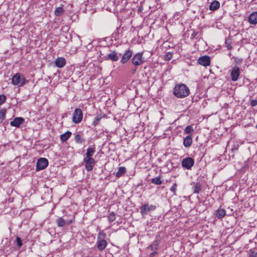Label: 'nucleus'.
<instances>
[{
    "mask_svg": "<svg viewBox=\"0 0 257 257\" xmlns=\"http://www.w3.org/2000/svg\"><path fill=\"white\" fill-rule=\"evenodd\" d=\"M6 109L4 108L0 110V120H4L5 118Z\"/></svg>",
    "mask_w": 257,
    "mask_h": 257,
    "instance_id": "nucleus-31",
    "label": "nucleus"
},
{
    "mask_svg": "<svg viewBox=\"0 0 257 257\" xmlns=\"http://www.w3.org/2000/svg\"><path fill=\"white\" fill-rule=\"evenodd\" d=\"M106 234L103 231H100L98 234L96 246L99 250H103L106 246Z\"/></svg>",
    "mask_w": 257,
    "mask_h": 257,
    "instance_id": "nucleus-3",
    "label": "nucleus"
},
{
    "mask_svg": "<svg viewBox=\"0 0 257 257\" xmlns=\"http://www.w3.org/2000/svg\"><path fill=\"white\" fill-rule=\"evenodd\" d=\"M220 7V3L218 1H214L212 2L209 6V9L211 11L216 10L219 9Z\"/></svg>",
    "mask_w": 257,
    "mask_h": 257,
    "instance_id": "nucleus-24",
    "label": "nucleus"
},
{
    "mask_svg": "<svg viewBox=\"0 0 257 257\" xmlns=\"http://www.w3.org/2000/svg\"><path fill=\"white\" fill-rule=\"evenodd\" d=\"M151 182L156 185H161L162 183V181L161 180L160 177L152 178L151 179Z\"/></svg>",
    "mask_w": 257,
    "mask_h": 257,
    "instance_id": "nucleus-26",
    "label": "nucleus"
},
{
    "mask_svg": "<svg viewBox=\"0 0 257 257\" xmlns=\"http://www.w3.org/2000/svg\"><path fill=\"white\" fill-rule=\"evenodd\" d=\"M197 62L203 66H207L210 65V59L209 56L205 55L199 57L197 60Z\"/></svg>",
    "mask_w": 257,
    "mask_h": 257,
    "instance_id": "nucleus-12",
    "label": "nucleus"
},
{
    "mask_svg": "<svg viewBox=\"0 0 257 257\" xmlns=\"http://www.w3.org/2000/svg\"><path fill=\"white\" fill-rule=\"evenodd\" d=\"M226 215V211L222 208L218 209L215 213V217L218 219H221Z\"/></svg>",
    "mask_w": 257,
    "mask_h": 257,
    "instance_id": "nucleus-20",
    "label": "nucleus"
},
{
    "mask_svg": "<svg viewBox=\"0 0 257 257\" xmlns=\"http://www.w3.org/2000/svg\"><path fill=\"white\" fill-rule=\"evenodd\" d=\"M115 214L113 212H111L108 215V218L110 222H113L115 219Z\"/></svg>",
    "mask_w": 257,
    "mask_h": 257,
    "instance_id": "nucleus-30",
    "label": "nucleus"
},
{
    "mask_svg": "<svg viewBox=\"0 0 257 257\" xmlns=\"http://www.w3.org/2000/svg\"><path fill=\"white\" fill-rule=\"evenodd\" d=\"M66 64V60L63 57H59L55 60V65L58 68H62Z\"/></svg>",
    "mask_w": 257,
    "mask_h": 257,
    "instance_id": "nucleus-18",
    "label": "nucleus"
},
{
    "mask_svg": "<svg viewBox=\"0 0 257 257\" xmlns=\"http://www.w3.org/2000/svg\"><path fill=\"white\" fill-rule=\"evenodd\" d=\"M74 140L78 144H82L84 141L79 134L75 135Z\"/></svg>",
    "mask_w": 257,
    "mask_h": 257,
    "instance_id": "nucleus-28",
    "label": "nucleus"
},
{
    "mask_svg": "<svg viewBox=\"0 0 257 257\" xmlns=\"http://www.w3.org/2000/svg\"><path fill=\"white\" fill-rule=\"evenodd\" d=\"M64 12V10L62 7H58L55 9L54 14L56 16L59 17L63 14Z\"/></svg>",
    "mask_w": 257,
    "mask_h": 257,
    "instance_id": "nucleus-25",
    "label": "nucleus"
},
{
    "mask_svg": "<svg viewBox=\"0 0 257 257\" xmlns=\"http://www.w3.org/2000/svg\"><path fill=\"white\" fill-rule=\"evenodd\" d=\"M136 68H135L132 72V74H134L135 72H136Z\"/></svg>",
    "mask_w": 257,
    "mask_h": 257,
    "instance_id": "nucleus-41",
    "label": "nucleus"
},
{
    "mask_svg": "<svg viewBox=\"0 0 257 257\" xmlns=\"http://www.w3.org/2000/svg\"><path fill=\"white\" fill-rule=\"evenodd\" d=\"M194 164V160L191 157L183 159L181 162L182 167L185 169L190 170Z\"/></svg>",
    "mask_w": 257,
    "mask_h": 257,
    "instance_id": "nucleus-6",
    "label": "nucleus"
},
{
    "mask_svg": "<svg viewBox=\"0 0 257 257\" xmlns=\"http://www.w3.org/2000/svg\"><path fill=\"white\" fill-rule=\"evenodd\" d=\"M71 220H65L63 217H60L57 221V224L59 227H64L66 225H69L72 223Z\"/></svg>",
    "mask_w": 257,
    "mask_h": 257,
    "instance_id": "nucleus-14",
    "label": "nucleus"
},
{
    "mask_svg": "<svg viewBox=\"0 0 257 257\" xmlns=\"http://www.w3.org/2000/svg\"><path fill=\"white\" fill-rule=\"evenodd\" d=\"M192 138L191 135H188L183 140V145L186 148H189L192 143Z\"/></svg>",
    "mask_w": 257,
    "mask_h": 257,
    "instance_id": "nucleus-19",
    "label": "nucleus"
},
{
    "mask_svg": "<svg viewBox=\"0 0 257 257\" xmlns=\"http://www.w3.org/2000/svg\"><path fill=\"white\" fill-rule=\"evenodd\" d=\"M177 184L174 183L173 186L170 188V191L173 192L174 194H175L176 191L177 190Z\"/></svg>",
    "mask_w": 257,
    "mask_h": 257,
    "instance_id": "nucleus-35",
    "label": "nucleus"
},
{
    "mask_svg": "<svg viewBox=\"0 0 257 257\" xmlns=\"http://www.w3.org/2000/svg\"><path fill=\"white\" fill-rule=\"evenodd\" d=\"M72 135V133L70 131H67L66 133H64L63 134L61 135L60 136V140L61 142H65L67 140H68L69 138L71 137Z\"/></svg>",
    "mask_w": 257,
    "mask_h": 257,
    "instance_id": "nucleus-21",
    "label": "nucleus"
},
{
    "mask_svg": "<svg viewBox=\"0 0 257 257\" xmlns=\"http://www.w3.org/2000/svg\"><path fill=\"white\" fill-rule=\"evenodd\" d=\"M249 256L250 257H256V256H257V252H255L253 250L250 249L249 250Z\"/></svg>",
    "mask_w": 257,
    "mask_h": 257,
    "instance_id": "nucleus-34",
    "label": "nucleus"
},
{
    "mask_svg": "<svg viewBox=\"0 0 257 257\" xmlns=\"http://www.w3.org/2000/svg\"><path fill=\"white\" fill-rule=\"evenodd\" d=\"M160 242V237L156 236L153 243L148 246V248L152 250H156L158 249V245Z\"/></svg>",
    "mask_w": 257,
    "mask_h": 257,
    "instance_id": "nucleus-17",
    "label": "nucleus"
},
{
    "mask_svg": "<svg viewBox=\"0 0 257 257\" xmlns=\"http://www.w3.org/2000/svg\"><path fill=\"white\" fill-rule=\"evenodd\" d=\"M173 93L178 98H184L189 95L190 90L185 84L180 83L175 86Z\"/></svg>",
    "mask_w": 257,
    "mask_h": 257,
    "instance_id": "nucleus-2",
    "label": "nucleus"
},
{
    "mask_svg": "<svg viewBox=\"0 0 257 257\" xmlns=\"http://www.w3.org/2000/svg\"><path fill=\"white\" fill-rule=\"evenodd\" d=\"M194 132V129L191 125H187L184 130V133L189 134Z\"/></svg>",
    "mask_w": 257,
    "mask_h": 257,
    "instance_id": "nucleus-27",
    "label": "nucleus"
},
{
    "mask_svg": "<svg viewBox=\"0 0 257 257\" xmlns=\"http://www.w3.org/2000/svg\"><path fill=\"white\" fill-rule=\"evenodd\" d=\"M7 99L6 96L4 94L0 95V106L4 103Z\"/></svg>",
    "mask_w": 257,
    "mask_h": 257,
    "instance_id": "nucleus-33",
    "label": "nucleus"
},
{
    "mask_svg": "<svg viewBox=\"0 0 257 257\" xmlns=\"http://www.w3.org/2000/svg\"><path fill=\"white\" fill-rule=\"evenodd\" d=\"M255 127L257 128V124L256 125Z\"/></svg>",
    "mask_w": 257,
    "mask_h": 257,
    "instance_id": "nucleus-42",
    "label": "nucleus"
},
{
    "mask_svg": "<svg viewBox=\"0 0 257 257\" xmlns=\"http://www.w3.org/2000/svg\"><path fill=\"white\" fill-rule=\"evenodd\" d=\"M155 209V205H149L148 204H145L140 207L141 213L143 215H147L150 211L154 210Z\"/></svg>",
    "mask_w": 257,
    "mask_h": 257,
    "instance_id": "nucleus-10",
    "label": "nucleus"
},
{
    "mask_svg": "<svg viewBox=\"0 0 257 257\" xmlns=\"http://www.w3.org/2000/svg\"><path fill=\"white\" fill-rule=\"evenodd\" d=\"M133 55V51L130 49L125 51L123 54L122 55L120 62L123 64L128 62V61L132 57Z\"/></svg>",
    "mask_w": 257,
    "mask_h": 257,
    "instance_id": "nucleus-11",
    "label": "nucleus"
},
{
    "mask_svg": "<svg viewBox=\"0 0 257 257\" xmlns=\"http://www.w3.org/2000/svg\"><path fill=\"white\" fill-rule=\"evenodd\" d=\"M15 241H16L17 247L19 248H21L22 247V246L23 245V243H22L21 238L19 237V236H17Z\"/></svg>",
    "mask_w": 257,
    "mask_h": 257,
    "instance_id": "nucleus-29",
    "label": "nucleus"
},
{
    "mask_svg": "<svg viewBox=\"0 0 257 257\" xmlns=\"http://www.w3.org/2000/svg\"><path fill=\"white\" fill-rule=\"evenodd\" d=\"M240 69L238 66H235L231 70L230 77L231 80L236 81L238 80L240 74Z\"/></svg>",
    "mask_w": 257,
    "mask_h": 257,
    "instance_id": "nucleus-9",
    "label": "nucleus"
},
{
    "mask_svg": "<svg viewBox=\"0 0 257 257\" xmlns=\"http://www.w3.org/2000/svg\"><path fill=\"white\" fill-rule=\"evenodd\" d=\"M126 172V169L124 167H120L118 168L117 172L115 173V176L119 178L122 176Z\"/></svg>",
    "mask_w": 257,
    "mask_h": 257,
    "instance_id": "nucleus-23",
    "label": "nucleus"
},
{
    "mask_svg": "<svg viewBox=\"0 0 257 257\" xmlns=\"http://www.w3.org/2000/svg\"><path fill=\"white\" fill-rule=\"evenodd\" d=\"M24 121V119L23 117H17L14 118L13 121L10 122V125L12 126H15L16 127H20V125Z\"/></svg>",
    "mask_w": 257,
    "mask_h": 257,
    "instance_id": "nucleus-15",
    "label": "nucleus"
},
{
    "mask_svg": "<svg viewBox=\"0 0 257 257\" xmlns=\"http://www.w3.org/2000/svg\"><path fill=\"white\" fill-rule=\"evenodd\" d=\"M95 152L94 146L89 147L83 156V162L85 164V168L87 172L91 171L95 165V161L92 158Z\"/></svg>",
    "mask_w": 257,
    "mask_h": 257,
    "instance_id": "nucleus-1",
    "label": "nucleus"
},
{
    "mask_svg": "<svg viewBox=\"0 0 257 257\" xmlns=\"http://www.w3.org/2000/svg\"><path fill=\"white\" fill-rule=\"evenodd\" d=\"M144 62L143 53H138L136 54L132 59V64L136 67L140 65Z\"/></svg>",
    "mask_w": 257,
    "mask_h": 257,
    "instance_id": "nucleus-8",
    "label": "nucleus"
},
{
    "mask_svg": "<svg viewBox=\"0 0 257 257\" xmlns=\"http://www.w3.org/2000/svg\"><path fill=\"white\" fill-rule=\"evenodd\" d=\"M101 116H99V115L96 116L95 117V118L93 121L92 124L94 126H96V125H97L98 124L99 120L101 119Z\"/></svg>",
    "mask_w": 257,
    "mask_h": 257,
    "instance_id": "nucleus-32",
    "label": "nucleus"
},
{
    "mask_svg": "<svg viewBox=\"0 0 257 257\" xmlns=\"http://www.w3.org/2000/svg\"><path fill=\"white\" fill-rule=\"evenodd\" d=\"M49 162L47 159L40 158L37 162L36 171H38L45 169L48 166Z\"/></svg>",
    "mask_w": 257,
    "mask_h": 257,
    "instance_id": "nucleus-7",
    "label": "nucleus"
},
{
    "mask_svg": "<svg viewBox=\"0 0 257 257\" xmlns=\"http://www.w3.org/2000/svg\"><path fill=\"white\" fill-rule=\"evenodd\" d=\"M157 253V252L156 250L152 252L150 254V257H153Z\"/></svg>",
    "mask_w": 257,
    "mask_h": 257,
    "instance_id": "nucleus-40",
    "label": "nucleus"
},
{
    "mask_svg": "<svg viewBox=\"0 0 257 257\" xmlns=\"http://www.w3.org/2000/svg\"><path fill=\"white\" fill-rule=\"evenodd\" d=\"M197 34H198L197 32H193V33L191 34V39L197 38L196 36Z\"/></svg>",
    "mask_w": 257,
    "mask_h": 257,
    "instance_id": "nucleus-38",
    "label": "nucleus"
},
{
    "mask_svg": "<svg viewBox=\"0 0 257 257\" xmlns=\"http://www.w3.org/2000/svg\"><path fill=\"white\" fill-rule=\"evenodd\" d=\"M248 22L251 25L257 24V12H252L249 15Z\"/></svg>",
    "mask_w": 257,
    "mask_h": 257,
    "instance_id": "nucleus-16",
    "label": "nucleus"
},
{
    "mask_svg": "<svg viewBox=\"0 0 257 257\" xmlns=\"http://www.w3.org/2000/svg\"><path fill=\"white\" fill-rule=\"evenodd\" d=\"M119 59L118 53L115 51H111L104 57L105 60H110L112 61H117Z\"/></svg>",
    "mask_w": 257,
    "mask_h": 257,
    "instance_id": "nucleus-13",
    "label": "nucleus"
},
{
    "mask_svg": "<svg viewBox=\"0 0 257 257\" xmlns=\"http://www.w3.org/2000/svg\"><path fill=\"white\" fill-rule=\"evenodd\" d=\"M166 58L167 60H170L172 59V54L170 53H167L166 55Z\"/></svg>",
    "mask_w": 257,
    "mask_h": 257,
    "instance_id": "nucleus-37",
    "label": "nucleus"
},
{
    "mask_svg": "<svg viewBox=\"0 0 257 257\" xmlns=\"http://www.w3.org/2000/svg\"><path fill=\"white\" fill-rule=\"evenodd\" d=\"M238 150V147L237 146H234L231 149V152L232 153L235 152Z\"/></svg>",
    "mask_w": 257,
    "mask_h": 257,
    "instance_id": "nucleus-39",
    "label": "nucleus"
},
{
    "mask_svg": "<svg viewBox=\"0 0 257 257\" xmlns=\"http://www.w3.org/2000/svg\"><path fill=\"white\" fill-rule=\"evenodd\" d=\"M83 118L82 111L80 108H76L73 114L72 121L75 123L80 122Z\"/></svg>",
    "mask_w": 257,
    "mask_h": 257,
    "instance_id": "nucleus-5",
    "label": "nucleus"
},
{
    "mask_svg": "<svg viewBox=\"0 0 257 257\" xmlns=\"http://www.w3.org/2000/svg\"><path fill=\"white\" fill-rule=\"evenodd\" d=\"M250 104L251 106H255L257 105V100L252 99L250 101Z\"/></svg>",
    "mask_w": 257,
    "mask_h": 257,
    "instance_id": "nucleus-36",
    "label": "nucleus"
},
{
    "mask_svg": "<svg viewBox=\"0 0 257 257\" xmlns=\"http://www.w3.org/2000/svg\"><path fill=\"white\" fill-rule=\"evenodd\" d=\"M192 188L193 190V193L196 194L200 193L202 189L201 185L199 182H197L196 183H193V186Z\"/></svg>",
    "mask_w": 257,
    "mask_h": 257,
    "instance_id": "nucleus-22",
    "label": "nucleus"
},
{
    "mask_svg": "<svg viewBox=\"0 0 257 257\" xmlns=\"http://www.w3.org/2000/svg\"><path fill=\"white\" fill-rule=\"evenodd\" d=\"M28 81L24 76L20 73L15 74L12 78V83L14 85L23 86Z\"/></svg>",
    "mask_w": 257,
    "mask_h": 257,
    "instance_id": "nucleus-4",
    "label": "nucleus"
}]
</instances>
